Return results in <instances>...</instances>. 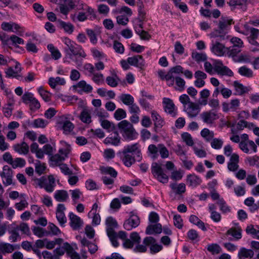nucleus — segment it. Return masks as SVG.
<instances>
[{
	"mask_svg": "<svg viewBox=\"0 0 259 259\" xmlns=\"http://www.w3.org/2000/svg\"><path fill=\"white\" fill-rule=\"evenodd\" d=\"M91 113V110L89 109H83L79 116L81 121L87 124L90 123L92 122Z\"/></svg>",
	"mask_w": 259,
	"mask_h": 259,
	"instance_id": "obj_36",
	"label": "nucleus"
},
{
	"mask_svg": "<svg viewBox=\"0 0 259 259\" xmlns=\"http://www.w3.org/2000/svg\"><path fill=\"white\" fill-rule=\"evenodd\" d=\"M118 155L125 166L130 167L135 162L136 159L138 161L142 159L140 145L136 143L126 145L118 152Z\"/></svg>",
	"mask_w": 259,
	"mask_h": 259,
	"instance_id": "obj_1",
	"label": "nucleus"
},
{
	"mask_svg": "<svg viewBox=\"0 0 259 259\" xmlns=\"http://www.w3.org/2000/svg\"><path fill=\"white\" fill-rule=\"evenodd\" d=\"M217 204L220 207V210L223 213H228L231 211V207L227 205L226 201L224 200L223 198L219 199L217 201Z\"/></svg>",
	"mask_w": 259,
	"mask_h": 259,
	"instance_id": "obj_53",
	"label": "nucleus"
},
{
	"mask_svg": "<svg viewBox=\"0 0 259 259\" xmlns=\"http://www.w3.org/2000/svg\"><path fill=\"white\" fill-rule=\"evenodd\" d=\"M245 162L250 166H255L259 167V156L247 157L245 159Z\"/></svg>",
	"mask_w": 259,
	"mask_h": 259,
	"instance_id": "obj_55",
	"label": "nucleus"
},
{
	"mask_svg": "<svg viewBox=\"0 0 259 259\" xmlns=\"http://www.w3.org/2000/svg\"><path fill=\"white\" fill-rule=\"evenodd\" d=\"M180 102L183 105L184 110L190 118L196 117L200 111V107L197 103L191 101L188 95L183 94L179 97Z\"/></svg>",
	"mask_w": 259,
	"mask_h": 259,
	"instance_id": "obj_5",
	"label": "nucleus"
},
{
	"mask_svg": "<svg viewBox=\"0 0 259 259\" xmlns=\"http://www.w3.org/2000/svg\"><path fill=\"white\" fill-rule=\"evenodd\" d=\"M242 230L240 227L232 228L229 229L226 234L233 237L234 239L238 240L242 237Z\"/></svg>",
	"mask_w": 259,
	"mask_h": 259,
	"instance_id": "obj_41",
	"label": "nucleus"
},
{
	"mask_svg": "<svg viewBox=\"0 0 259 259\" xmlns=\"http://www.w3.org/2000/svg\"><path fill=\"white\" fill-rule=\"evenodd\" d=\"M100 122L102 127L108 132H111L115 129L114 124L108 120L100 119Z\"/></svg>",
	"mask_w": 259,
	"mask_h": 259,
	"instance_id": "obj_54",
	"label": "nucleus"
},
{
	"mask_svg": "<svg viewBox=\"0 0 259 259\" xmlns=\"http://www.w3.org/2000/svg\"><path fill=\"white\" fill-rule=\"evenodd\" d=\"M207 250L212 254H217L221 252V248L218 244L212 243L207 245Z\"/></svg>",
	"mask_w": 259,
	"mask_h": 259,
	"instance_id": "obj_60",
	"label": "nucleus"
},
{
	"mask_svg": "<svg viewBox=\"0 0 259 259\" xmlns=\"http://www.w3.org/2000/svg\"><path fill=\"white\" fill-rule=\"evenodd\" d=\"M141 237L139 234L136 232H132L130 234V238L125 239L123 245L126 248H134V251L136 252H145L147 250V247L145 244H140Z\"/></svg>",
	"mask_w": 259,
	"mask_h": 259,
	"instance_id": "obj_6",
	"label": "nucleus"
},
{
	"mask_svg": "<svg viewBox=\"0 0 259 259\" xmlns=\"http://www.w3.org/2000/svg\"><path fill=\"white\" fill-rule=\"evenodd\" d=\"M238 72L240 75L247 78H251L254 76L253 71L245 65L240 67L238 69Z\"/></svg>",
	"mask_w": 259,
	"mask_h": 259,
	"instance_id": "obj_43",
	"label": "nucleus"
},
{
	"mask_svg": "<svg viewBox=\"0 0 259 259\" xmlns=\"http://www.w3.org/2000/svg\"><path fill=\"white\" fill-rule=\"evenodd\" d=\"M233 85L236 91V95H242L245 93H247L249 90L248 88L244 87L242 83L238 81L233 82Z\"/></svg>",
	"mask_w": 259,
	"mask_h": 259,
	"instance_id": "obj_39",
	"label": "nucleus"
},
{
	"mask_svg": "<svg viewBox=\"0 0 259 259\" xmlns=\"http://www.w3.org/2000/svg\"><path fill=\"white\" fill-rule=\"evenodd\" d=\"M240 141L239 144V148L245 153H256L257 152V146L253 141Z\"/></svg>",
	"mask_w": 259,
	"mask_h": 259,
	"instance_id": "obj_18",
	"label": "nucleus"
},
{
	"mask_svg": "<svg viewBox=\"0 0 259 259\" xmlns=\"http://www.w3.org/2000/svg\"><path fill=\"white\" fill-rule=\"evenodd\" d=\"M254 252L251 249H246L244 247L240 248L238 253V256L240 259L252 258Z\"/></svg>",
	"mask_w": 259,
	"mask_h": 259,
	"instance_id": "obj_42",
	"label": "nucleus"
},
{
	"mask_svg": "<svg viewBox=\"0 0 259 259\" xmlns=\"http://www.w3.org/2000/svg\"><path fill=\"white\" fill-rule=\"evenodd\" d=\"M126 117L125 110L122 108H118L114 113V117L117 120H120Z\"/></svg>",
	"mask_w": 259,
	"mask_h": 259,
	"instance_id": "obj_57",
	"label": "nucleus"
},
{
	"mask_svg": "<svg viewBox=\"0 0 259 259\" xmlns=\"http://www.w3.org/2000/svg\"><path fill=\"white\" fill-rule=\"evenodd\" d=\"M54 198L58 202H65L69 198L67 192L64 190H59L55 191Z\"/></svg>",
	"mask_w": 259,
	"mask_h": 259,
	"instance_id": "obj_32",
	"label": "nucleus"
},
{
	"mask_svg": "<svg viewBox=\"0 0 259 259\" xmlns=\"http://www.w3.org/2000/svg\"><path fill=\"white\" fill-rule=\"evenodd\" d=\"M55 11L61 13L67 18V16L70 11V9L65 4H60L56 8Z\"/></svg>",
	"mask_w": 259,
	"mask_h": 259,
	"instance_id": "obj_58",
	"label": "nucleus"
},
{
	"mask_svg": "<svg viewBox=\"0 0 259 259\" xmlns=\"http://www.w3.org/2000/svg\"><path fill=\"white\" fill-rule=\"evenodd\" d=\"M146 247L150 245V251L151 253H155L160 251L162 249V245L156 243L155 239L151 236L145 237L143 241Z\"/></svg>",
	"mask_w": 259,
	"mask_h": 259,
	"instance_id": "obj_19",
	"label": "nucleus"
},
{
	"mask_svg": "<svg viewBox=\"0 0 259 259\" xmlns=\"http://www.w3.org/2000/svg\"><path fill=\"white\" fill-rule=\"evenodd\" d=\"M162 226L160 224L149 225L146 230L147 234H159L162 232Z\"/></svg>",
	"mask_w": 259,
	"mask_h": 259,
	"instance_id": "obj_40",
	"label": "nucleus"
},
{
	"mask_svg": "<svg viewBox=\"0 0 259 259\" xmlns=\"http://www.w3.org/2000/svg\"><path fill=\"white\" fill-rule=\"evenodd\" d=\"M200 117L204 123L212 125L219 118V115L216 110L211 109L203 112Z\"/></svg>",
	"mask_w": 259,
	"mask_h": 259,
	"instance_id": "obj_14",
	"label": "nucleus"
},
{
	"mask_svg": "<svg viewBox=\"0 0 259 259\" xmlns=\"http://www.w3.org/2000/svg\"><path fill=\"white\" fill-rule=\"evenodd\" d=\"M61 147L58 150V152L50 157V160L52 164L54 166H58L62 164L67 158L71 152V148L70 145L64 141L60 142Z\"/></svg>",
	"mask_w": 259,
	"mask_h": 259,
	"instance_id": "obj_3",
	"label": "nucleus"
},
{
	"mask_svg": "<svg viewBox=\"0 0 259 259\" xmlns=\"http://www.w3.org/2000/svg\"><path fill=\"white\" fill-rule=\"evenodd\" d=\"M119 98L124 104L128 106L134 102V97L130 94H122Z\"/></svg>",
	"mask_w": 259,
	"mask_h": 259,
	"instance_id": "obj_50",
	"label": "nucleus"
},
{
	"mask_svg": "<svg viewBox=\"0 0 259 259\" xmlns=\"http://www.w3.org/2000/svg\"><path fill=\"white\" fill-rule=\"evenodd\" d=\"M15 247L13 245L8 243H0V252L3 254L12 253L15 250Z\"/></svg>",
	"mask_w": 259,
	"mask_h": 259,
	"instance_id": "obj_45",
	"label": "nucleus"
},
{
	"mask_svg": "<svg viewBox=\"0 0 259 259\" xmlns=\"http://www.w3.org/2000/svg\"><path fill=\"white\" fill-rule=\"evenodd\" d=\"M232 20L227 17H222L219 21L218 28L215 29L209 34L210 38H217L220 40H225L228 39L226 35L227 28L231 25Z\"/></svg>",
	"mask_w": 259,
	"mask_h": 259,
	"instance_id": "obj_4",
	"label": "nucleus"
},
{
	"mask_svg": "<svg viewBox=\"0 0 259 259\" xmlns=\"http://www.w3.org/2000/svg\"><path fill=\"white\" fill-rule=\"evenodd\" d=\"M111 76H108L106 77V82L110 87L115 88L118 85L120 79L114 70L111 71Z\"/></svg>",
	"mask_w": 259,
	"mask_h": 259,
	"instance_id": "obj_28",
	"label": "nucleus"
},
{
	"mask_svg": "<svg viewBox=\"0 0 259 259\" xmlns=\"http://www.w3.org/2000/svg\"><path fill=\"white\" fill-rule=\"evenodd\" d=\"M251 60V57L247 53H241L234 58V61L236 62L250 63Z\"/></svg>",
	"mask_w": 259,
	"mask_h": 259,
	"instance_id": "obj_49",
	"label": "nucleus"
},
{
	"mask_svg": "<svg viewBox=\"0 0 259 259\" xmlns=\"http://www.w3.org/2000/svg\"><path fill=\"white\" fill-rule=\"evenodd\" d=\"M70 225L73 230H77L79 229L82 226L83 222L77 215L71 212L69 214Z\"/></svg>",
	"mask_w": 259,
	"mask_h": 259,
	"instance_id": "obj_22",
	"label": "nucleus"
},
{
	"mask_svg": "<svg viewBox=\"0 0 259 259\" xmlns=\"http://www.w3.org/2000/svg\"><path fill=\"white\" fill-rule=\"evenodd\" d=\"M63 41L71 53L69 54V58L75 62L77 67H80L82 60L79 58H85L87 57L82 47L67 37L64 38Z\"/></svg>",
	"mask_w": 259,
	"mask_h": 259,
	"instance_id": "obj_2",
	"label": "nucleus"
},
{
	"mask_svg": "<svg viewBox=\"0 0 259 259\" xmlns=\"http://www.w3.org/2000/svg\"><path fill=\"white\" fill-rule=\"evenodd\" d=\"M211 43L210 50L212 53L218 56H223L228 53L229 48L225 47V45L221 42L220 40L217 38H211Z\"/></svg>",
	"mask_w": 259,
	"mask_h": 259,
	"instance_id": "obj_12",
	"label": "nucleus"
},
{
	"mask_svg": "<svg viewBox=\"0 0 259 259\" xmlns=\"http://www.w3.org/2000/svg\"><path fill=\"white\" fill-rule=\"evenodd\" d=\"M140 223V221L139 217L131 212L130 218L125 221L123 227L125 230L130 231L138 227Z\"/></svg>",
	"mask_w": 259,
	"mask_h": 259,
	"instance_id": "obj_17",
	"label": "nucleus"
},
{
	"mask_svg": "<svg viewBox=\"0 0 259 259\" xmlns=\"http://www.w3.org/2000/svg\"><path fill=\"white\" fill-rule=\"evenodd\" d=\"M105 225L107 235L110 238L112 245L115 247L118 246L119 243L117 241L116 233L114 231V229L118 226L117 221L113 217H109L106 219Z\"/></svg>",
	"mask_w": 259,
	"mask_h": 259,
	"instance_id": "obj_9",
	"label": "nucleus"
},
{
	"mask_svg": "<svg viewBox=\"0 0 259 259\" xmlns=\"http://www.w3.org/2000/svg\"><path fill=\"white\" fill-rule=\"evenodd\" d=\"M70 119H73V117L70 114H65L59 116L57 120V124L65 135L70 134L74 128Z\"/></svg>",
	"mask_w": 259,
	"mask_h": 259,
	"instance_id": "obj_10",
	"label": "nucleus"
},
{
	"mask_svg": "<svg viewBox=\"0 0 259 259\" xmlns=\"http://www.w3.org/2000/svg\"><path fill=\"white\" fill-rule=\"evenodd\" d=\"M239 161V156L236 153H233L230 158L229 161L228 163V168L229 170L235 171L239 167L238 163Z\"/></svg>",
	"mask_w": 259,
	"mask_h": 259,
	"instance_id": "obj_25",
	"label": "nucleus"
},
{
	"mask_svg": "<svg viewBox=\"0 0 259 259\" xmlns=\"http://www.w3.org/2000/svg\"><path fill=\"white\" fill-rule=\"evenodd\" d=\"M150 114L155 125L158 127H162L164 123V121L158 113L154 110H151Z\"/></svg>",
	"mask_w": 259,
	"mask_h": 259,
	"instance_id": "obj_33",
	"label": "nucleus"
},
{
	"mask_svg": "<svg viewBox=\"0 0 259 259\" xmlns=\"http://www.w3.org/2000/svg\"><path fill=\"white\" fill-rule=\"evenodd\" d=\"M158 74L159 77L162 80H165L166 81V84L167 85L170 87L172 84V78L169 71L166 73L164 71L159 70L158 71Z\"/></svg>",
	"mask_w": 259,
	"mask_h": 259,
	"instance_id": "obj_44",
	"label": "nucleus"
},
{
	"mask_svg": "<svg viewBox=\"0 0 259 259\" xmlns=\"http://www.w3.org/2000/svg\"><path fill=\"white\" fill-rule=\"evenodd\" d=\"M65 209L66 207L64 204L62 203L58 204L56 211V216L58 221L61 226H63L67 222V218L64 213Z\"/></svg>",
	"mask_w": 259,
	"mask_h": 259,
	"instance_id": "obj_21",
	"label": "nucleus"
},
{
	"mask_svg": "<svg viewBox=\"0 0 259 259\" xmlns=\"http://www.w3.org/2000/svg\"><path fill=\"white\" fill-rule=\"evenodd\" d=\"M65 247L67 255L69 256L71 259H80L79 254L76 252L72 246L67 242L65 243Z\"/></svg>",
	"mask_w": 259,
	"mask_h": 259,
	"instance_id": "obj_38",
	"label": "nucleus"
},
{
	"mask_svg": "<svg viewBox=\"0 0 259 259\" xmlns=\"http://www.w3.org/2000/svg\"><path fill=\"white\" fill-rule=\"evenodd\" d=\"M71 198L74 203H77L78 200L82 196V193L78 189L70 190L69 191Z\"/></svg>",
	"mask_w": 259,
	"mask_h": 259,
	"instance_id": "obj_56",
	"label": "nucleus"
},
{
	"mask_svg": "<svg viewBox=\"0 0 259 259\" xmlns=\"http://www.w3.org/2000/svg\"><path fill=\"white\" fill-rule=\"evenodd\" d=\"M192 57L198 62L204 61L207 58L206 55L204 53H200L196 51L192 52Z\"/></svg>",
	"mask_w": 259,
	"mask_h": 259,
	"instance_id": "obj_59",
	"label": "nucleus"
},
{
	"mask_svg": "<svg viewBox=\"0 0 259 259\" xmlns=\"http://www.w3.org/2000/svg\"><path fill=\"white\" fill-rule=\"evenodd\" d=\"M118 126L122 137L126 140H133L138 136V133L133 124L126 120H123L119 122Z\"/></svg>",
	"mask_w": 259,
	"mask_h": 259,
	"instance_id": "obj_8",
	"label": "nucleus"
},
{
	"mask_svg": "<svg viewBox=\"0 0 259 259\" xmlns=\"http://www.w3.org/2000/svg\"><path fill=\"white\" fill-rule=\"evenodd\" d=\"M106 144H111L114 146H117L120 143V138L118 134L115 133L114 135L107 137L105 139Z\"/></svg>",
	"mask_w": 259,
	"mask_h": 259,
	"instance_id": "obj_52",
	"label": "nucleus"
},
{
	"mask_svg": "<svg viewBox=\"0 0 259 259\" xmlns=\"http://www.w3.org/2000/svg\"><path fill=\"white\" fill-rule=\"evenodd\" d=\"M37 91L45 102H50L51 100V93L46 90L42 87L37 89Z\"/></svg>",
	"mask_w": 259,
	"mask_h": 259,
	"instance_id": "obj_48",
	"label": "nucleus"
},
{
	"mask_svg": "<svg viewBox=\"0 0 259 259\" xmlns=\"http://www.w3.org/2000/svg\"><path fill=\"white\" fill-rule=\"evenodd\" d=\"M48 49L51 52L52 58L54 60H58L61 57V54L59 50L55 48L53 44H49Z\"/></svg>",
	"mask_w": 259,
	"mask_h": 259,
	"instance_id": "obj_51",
	"label": "nucleus"
},
{
	"mask_svg": "<svg viewBox=\"0 0 259 259\" xmlns=\"http://www.w3.org/2000/svg\"><path fill=\"white\" fill-rule=\"evenodd\" d=\"M59 24L60 28L68 34H71L74 30V26L70 23H67L62 20L59 21Z\"/></svg>",
	"mask_w": 259,
	"mask_h": 259,
	"instance_id": "obj_46",
	"label": "nucleus"
},
{
	"mask_svg": "<svg viewBox=\"0 0 259 259\" xmlns=\"http://www.w3.org/2000/svg\"><path fill=\"white\" fill-rule=\"evenodd\" d=\"M74 87L78 90V91L83 92L85 93H91L93 90V87L89 84H88L84 80L79 81Z\"/></svg>",
	"mask_w": 259,
	"mask_h": 259,
	"instance_id": "obj_30",
	"label": "nucleus"
},
{
	"mask_svg": "<svg viewBox=\"0 0 259 259\" xmlns=\"http://www.w3.org/2000/svg\"><path fill=\"white\" fill-rule=\"evenodd\" d=\"M182 139L183 141L185 142L187 145L189 146H192L194 144V142L191 135L188 133H184L181 135Z\"/></svg>",
	"mask_w": 259,
	"mask_h": 259,
	"instance_id": "obj_63",
	"label": "nucleus"
},
{
	"mask_svg": "<svg viewBox=\"0 0 259 259\" xmlns=\"http://www.w3.org/2000/svg\"><path fill=\"white\" fill-rule=\"evenodd\" d=\"M1 28L6 31L15 32L21 27L18 24L14 22H3L1 24Z\"/></svg>",
	"mask_w": 259,
	"mask_h": 259,
	"instance_id": "obj_27",
	"label": "nucleus"
},
{
	"mask_svg": "<svg viewBox=\"0 0 259 259\" xmlns=\"http://www.w3.org/2000/svg\"><path fill=\"white\" fill-rule=\"evenodd\" d=\"M186 182L189 186L195 188L201 183L202 180L199 177L193 174L187 175Z\"/></svg>",
	"mask_w": 259,
	"mask_h": 259,
	"instance_id": "obj_26",
	"label": "nucleus"
},
{
	"mask_svg": "<svg viewBox=\"0 0 259 259\" xmlns=\"http://www.w3.org/2000/svg\"><path fill=\"white\" fill-rule=\"evenodd\" d=\"M92 79L97 84H101L104 80V75L101 73L96 72V71L92 75Z\"/></svg>",
	"mask_w": 259,
	"mask_h": 259,
	"instance_id": "obj_62",
	"label": "nucleus"
},
{
	"mask_svg": "<svg viewBox=\"0 0 259 259\" xmlns=\"http://www.w3.org/2000/svg\"><path fill=\"white\" fill-rule=\"evenodd\" d=\"M187 237L192 241L197 242L199 240V236L198 232L194 229H191L188 231Z\"/></svg>",
	"mask_w": 259,
	"mask_h": 259,
	"instance_id": "obj_64",
	"label": "nucleus"
},
{
	"mask_svg": "<svg viewBox=\"0 0 259 259\" xmlns=\"http://www.w3.org/2000/svg\"><path fill=\"white\" fill-rule=\"evenodd\" d=\"M88 11H81L78 13L77 15V19L79 21L82 22L88 19L93 20L95 19L96 15L95 12L93 9L91 8V10Z\"/></svg>",
	"mask_w": 259,
	"mask_h": 259,
	"instance_id": "obj_23",
	"label": "nucleus"
},
{
	"mask_svg": "<svg viewBox=\"0 0 259 259\" xmlns=\"http://www.w3.org/2000/svg\"><path fill=\"white\" fill-rule=\"evenodd\" d=\"M21 71V65L16 61L15 62V69L12 67H10L5 70L6 76L8 78H15L18 80H21L22 78L20 74Z\"/></svg>",
	"mask_w": 259,
	"mask_h": 259,
	"instance_id": "obj_16",
	"label": "nucleus"
},
{
	"mask_svg": "<svg viewBox=\"0 0 259 259\" xmlns=\"http://www.w3.org/2000/svg\"><path fill=\"white\" fill-rule=\"evenodd\" d=\"M128 63L132 66L142 68L145 65V61L141 55H136L127 58Z\"/></svg>",
	"mask_w": 259,
	"mask_h": 259,
	"instance_id": "obj_24",
	"label": "nucleus"
},
{
	"mask_svg": "<svg viewBox=\"0 0 259 259\" xmlns=\"http://www.w3.org/2000/svg\"><path fill=\"white\" fill-rule=\"evenodd\" d=\"M13 149L17 153L20 154H27L29 152V146L28 144L23 142L20 144H17L13 146Z\"/></svg>",
	"mask_w": 259,
	"mask_h": 259,
	"instance_id": "obj_31",
	"label": "nucleus"
},
{
	"mask_svg": "<svg viewBox=\"0 0 259 259\" xmlns=\"http://www.w3.org/2000/svg\"><path fill=\"white\" fill-rule=\"evenodd\" d=\"M162 103L165 112L172 116H175L177 114V108L173 101L169 98H163Z\"/></svg>",
	"mask_w": 259,
	"mask_h": 259,
	"instance_id": "obj_20",
	"label": "nucleus"
},
{
	"mask_svg": "<svg viewBox=\"0 0 259 259\" xmlns=\"http://www.w3.org/2000/svg\"><path fill=\"white\" fill-rule=\"evenodd\" d=\"M0 176L5 187L15 184L13 182V171L9 166L6 165L3 166L2 171H0Z\"/></svg>",
	"mask_w": 259,
	"mask_h": 259,
	"instance_id": "obj_13",
	"label": "nucleus"
},
{
	"mask_svg": "<svg viewBox=\"0 0 259 259\" xmlns=\"http://www.w3.org/2000/svg\"><path fill=\"white\" fill-rule=\"evenodd\" d=\"M214 71L220 75L232 76L233 72L228 67L224 66L221 61L215 60L213 63Z\"/></svg>",
	"mask_w": 259,
	"mask_h": 259,
	"instance_id": "obj_15",
	"label": "nucleus"
},
{
	"mask_svg": "<svg viewBox=\"0 0 259 259\" xmlns=\"http://www.w3.org/2000/svg\"><path fill=\"white\" fill-rule=\"evenodd\" d=\"M65 83V79L60 77H51L48 80V84L52 89H55L58 85H64Z\"/></svg>",
	"mask_w": 259,
	"mask_h": 259,
	"instance_id": "obj_35",
	"label": "nucleus"
},
{
	"mask_svg": "<svg viewBox=\"0 0 259 259\" xmlns=\"http://www.w3.org/2000/svg\"><path fill=\"white\" fill-rule=\"evenodd\" d=\"M151 172L155 179L158 182L163 184H167L168 182V177L164 172L160 164L157 162H154L151 166Z\"/></svg>",
	"mask_w": 259,
	"mask_h": 259,
	"instance_id": "obj_11",
	"label": "nucleus"
},
{
	"mask_svg": "<svg viewBox=\"0 0 259 259\" xmlns=\"http://www.w3.org/2000/svg\"><path fill=\"white\" fill-rule=\"evenodd\" d=\"M159 144L157 145L154 144L149 145L148 147V155L153 160L157 159L159 155Z\"/></svg>",
	"mask_w": 259,
	"mask_h": 259,
	"instance_id": "obj_37",
	"label": "nucleus"
},
{
	"mask_svg": "<svg viewBox=\"0 0 259 259\" xmlns=\"http://www.w3.org/2000/svg\"><path fill=\"white\" fill-rule=\"evenodd\" d=\"M169 186L173 192L178 195H181L186 191V185L183 183L180 184L171 183Z\"/></svg>",
	"mask_w": 259,
	"mask_h": 259,
	"instance_id": "obj_34",
	"label": "nucleus"
},
{
	"mask_svg": "<svg viewBox=\"0 0 259 259\" xmlns=\"http://www.w3.org/2000/svg\"><path fill=\"white\" fill-rule=\"evenodd\" d=\"M36 187L44 189L48 193L53 192L56 186L55 179L53 175L42 176L34 180Z\"/></svg>",
	"mask_w": 259,
	"mask_h": 259,
	"instance_id": "obj_7",
	"label": "nucleus"
},
{
	"mask_svg": "<svg viewBox=\"0 0 259 259\" xmlns=\"http://www.w3.org/2000/svg\"><path fill=\"white\" fill-rule=\"evenodd\" d=\"M26 164V161L25 159L22 158H16L13 159L11 165L14 168L17 167H24Z\"/></svg>",
	"mask_w": 259,
	"mask_h": 259,
	"instance_id": "obj_61",
	"label": "nucleus"
},
{
	"mask_svg": "<svg viewBox=\"0 0 259 259\" xmlns=\"http://www.w3.org/2000/svg\"><path fill=\"white\" fill-rule=\"evenodd\" d=\"M201 136L206 142H210L214 137V132L208 128H204L200 132Z\"/></svg>",
	"mask_w": 259,
	"mask_h": 259,
	"instance_id": "obj_47",
	"label": "nucleus"
},
{
	"mask_svg": "<svg viewBox=\"0 0 259 259\" xmlns=\"http://www.w3.org/2000/svg\"><path fill=\"white\" fill-rule=\"evenodd\" d=\"M172 84L170 87H174L176 90L179 92L183 91L185 89L186 82L184 79L179 76L175 77L174 79H172Z\"/></svg>",
	"mask_w": 259,
	"mask_h": 259,
	"instance_id": "obj_29",
	"label": "nucleus"
}]
</instances>
